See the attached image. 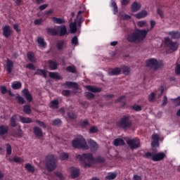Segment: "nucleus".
<instances>
[{
  "mask_svg": "<svg viewBox=\"0 0 180 180\" xmlns=\"http://www.w3.org/2000/svg\"><path fill=\"white\" fill-rule=\"evenodd\" d=\"M147 33H148V30H137L134 32L128 34L127 37V40L129 41V43H141V41L146 39Z\"/></svg>",
  "mask_w": 180,
  "mask_h": 180,
  "instance_id": "f257e3e1",
  "label": "nucleus"
},
{
  "mask_svg": "<svg viewBox=\"0 0 180 180\" xmlns=\"http://www.w3.org/2000/svg\"><path fill=\"white\" fill-rule=\"evenodd\" d=\"M77 160L81 161V164L84 168H91L92 164L95 162V158L92 153H83L77 156Z\"/></svg>",
  "mask_w": 180,
  "mask_h": 180,
  "instance_id": "f03ea898",
  "label": "nucleus"
},
{
  "mask_svg": "<svg viewBox=\"0 0 180 180\" xmlns=\"http://www.w3.org/2000/svg\"><path fill=\"white\" fill-rule=\"evenodd\" d=\"M47 171L53 172L57 168V158L53 154H48L45 159Z\"/></svg>",
  "mask_w": 180,
  "mask_h": 180,
  "instance_id": "7ed1b4c3",
  "label": "nucleus"
},
{
  "mask_svg": "<svg viewBox=\"0 0 180 180\" xmlns=\"http://www.w3.org/2000/svg\"><path fill=\"white\" fill-rule=\"evenodd\" d=\"M117 127L122 129V130H128L133 126V122L130 120V118L127 115H124L116 123Z\"/></svg>",
  "mask_w": 180,
  "mask_h": 180,
  "instance_id": "20e7f679",
  "label": "nucleus"
},
{
  "mask_svg": "<svg viewBox=\"0 0 180 180\" xmlns=\"http://www.w3.org/2000/svg\"><path fill=\"white\" fill-rule=\"evenodd\" d=\"M146 65L153 70V71H157L159 68H161L164 65V62L162 60H158L154 58H151L146 60Z\"/></svg>",
  "mask_w": 180,
  "mask_h": 180,
  "instance_id": "39448f33",
  "label": "nucleus"
},
{
  "mask_svg": "<svg viewBox=\"0 0 180 180\" xmlns=\"http://www.w3.org/2000/svg\"><path fill=\"white\" fill-rule=\"evenodd\" d=\"M72 146L74 148H84V150L89 148V146L86 144V141H85L83 136L73 139L72 141Z\"/></svg>",
  "mask_w": 180,
  "mask_h": 180,
  "instance_id": "423d86ee",
  "label": "nucleus"
},
{
  "mask_svg": "<svg viewBox=\"0 0 180 180\" xmlns=\"http://www.w3.org/2000/svg\"><path fill=\"white\" fill-rule=\"evenodd\" d=\"M145 158H151L152 161H161L165 158V153L160 152L158 153H152L151 152L146 153L144 155Z\"/></svg>",
  "mask_w": 180,
  "mask_h": 180,
  "instance_id": "0eeeda50",
  "label": "nucleus"
},
{
  "mask_svg": "<svg viewBox=\"0 0 180 180\" xmlns=\"http://www.w3.org/2000/svg\"><path fill=\"white\" fill-rule=\"evenodd\" d=\"M165 44L166 47H168V49H169V50L172 51H176V50H178V47L179 46V43L177 41H172V39H169V37L165 39Z\"/></svg>",
  "mask_w": 180,
  "mask_h": 180,
  "instance_id": "6e6552de",
  "label": "nucleus"
},
{
  "mask_svg": "<svg viewBox=\"0 0 180 180\" xmlns=\"http://www.w3.org/2000/svg\"><path fill=\"white\" fill-rule=\"evenodd\" d=\"M127 144H128L131 150H136L137 148H140L141 146L140 143V139L137 138L127 140Z\"/></svg>",
  "mask_w": 180,
  "mask_h": 180,
  "instance_id": "1a4fd4ad",
  "label": "nucleus"
},
{
  "mask_svg": "<svg viewBox=\"0 0 180 180\" xmlns=\"http://www.w3.org/2000/svg\"><path fill=\"white\" fill-rule=\"evenodd\" d=\"M13 61L7 58L6 60V64L4 65V69L6 70L7 74H12V71H13Z\"/></svg>",
  "mask_w": 180,
  "mask_h": 180,
  "instance_id": "9d476101",
  "label": "nucleus"
},
{
  "mask_svg": "<svg viewBox=\"0 0 180 180\" xmlns=\"http://www.w3.org/2000/svg\"><path fill=\"white\" fill-rule=\"evenodd\" d=\"M22 96H25L26 101H27L28 102H32V101H33V96H32V94H30V92L29 91V89H24L22 91Z\"/></svg>",
  "mask_w": 180,
  "mask_h": 180,
  "instance_id": "9b49d317",
  "label": "nucleus"
},
{
  "mask_svg": "<svg viewBox=\"0 0 180 180\" xmlns=\"http://www.w3.org/2000/svg\"><path fill=\"white\" fill-rule=\"evenodd\" d=\"M82 13H84V11H79L77 13V20L74 22V23H76V26H77V27H81L82 22H84V20H82V15H81Z\"/></svg>",
  "mask_w": 180,
  "mask_h": 180,
  "instance_id": "f8f14e48",
  "label": "nucleus"
},
{
  "mask_svg": "<svg viewBox=\"0 0 180 180\" xmlns=\"http://www.w3.org/2000/svg\"><path fill=\"white\" fill-rule=\"evenodd\" d=\"M88 143L91 151H96L99 148V145L92 139H89Z\"/></svg>",
  "mask_w": 180,
  "mask_h": 180,
  "instance_id": "ddd939ff",
  "label": "nucleus"
},
{
  "mask_svg": "<svg viewBox=\"0 0 180 180\" xmlns=\"http://www.w3.org/2000/svg\"><path fill=\"white\" fill-rule=\"evenodd\" d=\"M65 46H67V44L65 43V40L64 39L59 40L56 43V47L58 51H63V50L65 49Z\"/></svg>",
  "mask_w": 180,
  "mask_h": 180,
  "instance_id": "4468645a",
  "label": "nucleus"
},
{
  "mask_svg": "<svg viewBox=\"0 0 180 180\" xmlns=\"http://www.w3.org/2000/svg\"><path fill=\"white\" fill-rule=\"evenodd\" d=\"M12 34V31L11 30V27L9 25H6L3 28V35L6 39H8L9 36Z\"/></svg>",
  "mask_w": 180,
  "mask_h": 180,
  "instance_id": "2eb2a0df",
  "label": "nucleus"
},
{
  "mask_svg": "<svg viewBox=\"0 0 180 180\" xmlns=\"http://www.w3.org/2000/svg\"><path fill=\"white\" fill-rule=\"evenodd\" d=\"M86 89L87 91H90V92H94V94H98V92H101L102 91L101 88L96 87L95 86L86 85L85 86Z\"/></svg>",
  "mask_w": 180,
  "mask_h": 180,
  "instance_id": "dca6fc26",
  "label": "nucleus"
},
{
  "mask_svg": "<svg viewBox=\"0 0 180 180\" xmlns=\"http://www.w3.org/2000/svg\"><path fill=\"white\" fill-rule=\"evenodd\" d=\"M48 65L49 67V70H51V71H56V70L58 68V64L57 63V62L54 60H49L48 61Z\"/></svg>",
  "mask_w": 180,
  "mask_h": 180,
  "instance_id": "f3484780",
  "label": "nucleus"
},
{
  "mask_svg": "<svg viewBox=\"0 0 180 180\" xmlns=\"http://www.w3.org/2000/svg\"><path fill=\"white\" fill-rule=\"evenodd\" d=\"M57 28L60 29V31L58 32L60 37H63V36H65V34H67V27L65 25H59Z\"/></svg>",
  "mask_w": 180,
  "mask_h": 180,
  "instance_id": "a211bd4d",
  "label": "nucleus"
},
{
  "mask_svg": "<svg viewBox=\"0 0 180 180\" xmlns=\"http://www.w3.org/2000/svg\"><path fill=\"white\" fill-rule=\"evenodd\" d=\"M27 58L29 60V61H30V63H37V59L34 56V53L32 51H28L27 53Z\"/></svg>",
  "mask_w": 180,
  "mask_h": 180,
  "instance_id": "6ab92c4d",
  "label": "nucleus"
},
{
  "mask_svg": "<svg viewBox=\"0 0 180 180\" xmlns=\"http://www.w3.org/2000/svg\"><path fill=\"white\" fill-rule=\"evenodd\" d=\"M33 133L36 137H43V131L39 127H34L33 128Z\"/></svg>",
  "mask_w": 180,
  "mask_h": 180,
  "instance_id": "aec40b11",
  "label": "nucleus"
},
{
  "mask_svg": "<svg viewBox=\"0 0 180 180\" xmlns=\"http://www.w3.org/2000/svg\"><path fill=\"white\" fill-rule=\"evenodd\" d=\"M51 20L53 23H55L56 25H63V23H65V20L64 18L52 17Z\"/></svg>",
  "mask_w": 180,
  "mask_h": 180,
  "instance_id": "412c9836",
  "label": "nucleus"
},
{
  "mask_svg": "<svg viewBox=\"0 0 180 180\" xmlns=\"http://www.w3.org/2000/svg\"><path fill=\"white\" fill-rule=\"evenodd\" d=\"M141 8V5L137 3V1H134L131 6V12H138Z\"/></svg>",
  "mask_w": 180,
  "mask_h": 180,
  "instance_id": "4be33fe9",
  "label": "nucleus"
},
{
  "mask_svg": "<svg viewBox=\"0 0 180 180\" xmlns=\"http://www.w3.org/2000/svg\"><path fill=\"white\" fill-rule=\"evenodd\" d=\"M46 30L48 34H51V36H58V30L56 28L46 27Z\"/></svg>",
  "mask_w": 180,
  "mask_h": 180,
  "instance_id": "5701e85b",
  "label": "nucleus"
},
{
  "mask_svg": "<svg viewBox=\"0 0 180 180\" xmlns=\"http://www.w3.org/2000/svg\"><path fill=\"white\" fill-rule=\"evenodd\" d=\"M169 37L172 39H180V32L179 31H170L168 32Z\"/></svg>",
  "mask_w": 180,
  "mask_h": 180,
  "instance_id": "b1692460",
  "label": "nucleus"
},
{
  "mask_svg": "<svg viewBox=\"0 0 180 180\" xmlns=\"http://www.w3.org/2000/svg\"><path fill=\"white\" fill-rule=\"evenodd\" d=\"M122 70L119 68H115L108 72V75L112 77L113 75H120Z\"/></svg>",
  "mask_w": 180,
  "mask_h": 180,
  "instance_id": "393cba45",
  "label": "nucleus"
},
{
  "mask_svg": "<svg viewBox=\"0 0 180 180\" xmlns=\"http://www.w3.org/2000/svg\"><path fill=\"white\" fill-rule=\"evenodd\" d=\"M34 75H41V77H43L44 78H47V70L38 69L36 72H34Z\"/></svg>",
  "mask_w": 180,
  "mask_h": 180,
  "instance_id": "a878e982",
  "label": "nucleus"
},
{
  "mask_svg": "<svg viewBox=\"0 0 180 180\" xmlns=\"http://www.w3.org/2000/svg\"><path fill=\"white\" fill-rule=\"evenodd\" d=\"M9 131V127L6 125H1L0 126V136H5V134H8Z\"/></svg>",
  "mask_w": 180,
  "mask_h": 180,
  "instance_id": "bb28decb",
  "label": "nucleus"
},
{
  "mask_svg": "<svg viewBox=\"0 0 180 180\" xmlns=\"http://www.w3.org/2000/svg\"><path fill=\"white\" fill-rule=\"evenodd\" d=\"M71 176L72 179L78 178L79 176V169L72 167L71 169Z\"/></svg>",
  "mask_w": 180,
  "mask_h": 180,
  "instance_id": "cd10ccee",
  "label": "nucleus"
},
{
  "mask_svg": "<svg viewBox=\"0 0 180 180\" xmlns=\"http://www.w3.org/2000/svg\"><path fill=\"white\" fill-rule=\"evenodd\" d=\"M64 85L68 86V88H74L75 89H78V84L74 82H65Z\"/></svg>",
  "mask_w": 180,
  "mask_h": 180,
  "instance_id": "c85d7f7f",
  "label": "nucleus"
},
{
  "mask_svg": "<svg viewBox=\"0 0 180 180\" xmlns=\"http://www.w3.org/2000/svg\"><path fill=\"white\" fill-rule=\"evenodd\" d=\"M120 70H121L124 75H129V74H130V68L125 65H121Z\"/></svg>",
  "mask_w": 180,
  "mask_h": 180,
  "instance_id": "c756f323",
  "label": "nucleus"
},
{
  "mask_svg": "<svg viewBox=\"0 0 180 180\" xmlns=\"http://www.w3.org/2000/svg\"><path fill=\"white\" fill-rule=\"evenodd\" d=\"M113 144L115 147H119L120 146H124L126 143H124V140L122 139H116L114 140Z\"/></svg>",
  "mask_w": 180,
  "mask_h": 180,
  "instance_id": "7c9ffc66",
  "label": "nucleus"
},
{
  "mask_svg": "<svg viewBox=\"0 0 180 180\" xmlns=\"http://www.w3.org/2000/svg\"><path fill=\"white\" fill-rule=\"evenodd\" d=\"M49 77L52 78L53 79H63L61 76L58 74V72H49Z\"/></svg>",
  "mask_w": 180,
  "mask_h": 180,
  "instance_id": "2f4dec72",
  "label": "nucleus"
},
{
  "mask_svg": "<svg viewBox=\"0 0 180 180\" xmlns=\"http://www.w3.org/2000/svg\"><path fill=\"white\" fill-rule=\"evenodd\" d=\"M19 119L21 123H27V124L33 123V120L30 117H25L22 115H20Z\"/></svg>",
  "mask_w": 180,
  "mask_h": 180,
  "instance_id": "473e14b6",
  "label": "nucleus"
},
{
  "mask_svg": "<svg viewBox=\"0 0 180 180\" xmlns=\"http://www.w3.org/2000/svg\"><path fill=\"white\" fill-rule=\"evenodd\" d=\"M136 19H143V18H146L147 16V11H141V12L136 14Z\"/></svg>",
  "mask_w": 180,
  "mask_h": 180,
  "instance_id": "72a5a7b5",
  "label": "nucleus"
},
{
  "mask_svg": "<svg viewBox=\"0 0 180 180\" xmlns=\"http://www.w3.org/2000/svg\"><path fill=\"white\" fill-rule=\"evenodd\" d=\"M37 43L39 44V47H46L47 46V44L46 41H44V39L42 38L41 37H39L37 38Z\"/></svg>",
  "mask_w": 180,
  "mask_h": 180,
  "instance_id": "f704fd0d",
  "label": "nucleus"
},
{
  "mask_svg": "<svg viewBox=\"0 0 180 180\" xmlns=\"http://www.w3.org/2000/svg\"><path fill=\"white\" fill-rule=\"evenodd\" d=\"M111 6L113 8L112 12L114 15H117V12H119V9L117 8V4L113 0L111 1Z\"/></svg>",
  "mask_w": 180,
  "mask_h": 180,
  "instance_id": "c9c22d12",
  "label": "nucleus"
},
{
  "mask_svg": "<svg viewBox=\"0 0 180 180\" xmlns=\"http://www.w3.org/2000/svg\"><path fill=\"white\" fill-rule=\"evenodd\" d=\"M10 124L11 127H16V115H13L10 119Z\"/></svg>",
  "mask_w": 180,
  "mask_h": 180,
  "instance_id": "e433bc0d",
  "label": "nucleus"
},
{
  "mask_svg": "<svg viewBox=\"0 0 180 180\" xmlns=\"http://www.w3.org/2000/svg\"><path fill=\"white\" fill-rule=\"evenodd\" d=\"M23 112L25 115H30L32 113V109L30 108V105L27 104L23 106Z\"/></svg>",
  "mask_w": 180,
  "mask_h": 180,
  "instance_id": "4c0bfd02",
  "label": "nucleus"
},
{
  "mask_svg": "<svg viewBox=\"0 0 180 180\" xmlns=\"http://www.w3.org/2000/svg\"><path fill=\"white\" fill-rule=\"evenodd\" d=\"M70 33H77V22L70 24Z\"/></svg>",
  "mask_w": 180,
  "mask_h": 180,
  "instance_id": "58836bf2",
  "label": "nucleus"
},
{
  "mask_svg": "<svg viewBox=\"0 0 180 180\" xmlns=\"http://www.w3.org/2000/svg\"><path fill=\"white\" fill-rule=\"evenodd\" d=\"M116 176H117V174L116 173L110 172L108 173V175L105 176V179H108V180L116 179Z\"/></svg>",
  "mask_w": 180,
  "mask_h": 180,
  "instance_id": "ea45409f",
  "label": "nucleus"
},
{
  "mask_svg": "<svg viewBox=\"0 0 180 180\" xmlns=\"http://www.w3.org/2000/svg\"><path fill=\"white\" fill-rule=\"evenodd\" d=\"M66 71H68V72H72V74H75V72H77V68L74 65L68 66Z\"/></svg>",
  "mask_w": 180,
  "mask_h": 180,
  "instance_id": "a19ab883",
  "label": "nucleus"
},
{
  "mask_svg": "<svg viewBox=\"0 0 180 180\" xmlns=\"http://www.w3.org/2000/svg\"><path fill=\"white\" fill-rule=\"evenodd\" d=\"M13 89H20L22 88V83L20 82H15L12 84Z\"/></svg>",
  "mask_w": 180,
  "mask_h": 180,
  "instance_id": "79ce46f5",
  "label": "nucleus"
},
{
  "mask_svg": "<svg viewBox=\"0 0 180 180\" xmlns=\"http://www.w3.org/2000/svg\"><path fill=\"white\" fill-rule=\"evenodd\" d=\"M25 169L28 171V172H34V166L30 165V163H27L25 165Z\"/></svg>",
  "mask_w": 180,
  "mask_h": 180,
  "instance_id": "37998d69",
  "label": "nucleus"
},
{
  "mask_svg": "<svg viewBox=\"0 0 180 180\" xmlns=\"http://www.w3.org/2000/svg\"><path fill=\"white\" fill-rule=\"evenodd\" d=\"M58 100H53L51 102V108L52 109H58Z\"/></svg>",
  "mask_w": 180,
  "mask_h": 180,
  "instance_id": "c03bdc74",
  "label": "nucleus"
},
{
  "mask_svg": "<svg viewBox=\"0 0 180 180\" xmlns=\"http://www.w3.org/2000/svg\"><path fill=\"white\" fill-rule=\"evenodd\" d=\"M53 126H57L58 127H60L61 124H63V122L60 119H56L52 121Z\"/></svg>",
  "mask_w": 180,
  "mask_h": 180,
  "instance_id": "a18cd8bd",
  "label": "nucleus"
},
{
  "mask_svg": "<svg viewBox=\"0 0 180 180\" xmlns=\"http://www.w3.org/2000/svg\"><path fill=\"white\" fill-rule=\"evenodd\" d=\"M71 43L74 47L77 46L78 45V37L74 36L72 38Z\"/></svg>",
  "mask_w": 180,
  "mask_h": 180,
  "instance_id": "49530a36",
  "label": "nucleus"
},
{
  "mask_svg": "<svg viewBox=\"0 0 180 180\" xmlns=\"http://www.w3.org/2000/svg\"><path fill=\"white\" fill-rule=\"evenodd\" d=\"M126 96H120L117 101L116 102H122V106H124V105H126Z\"/></svg>",
  "mask_w": 180,
  "mask_h": 180,
  "instance_id": "de8ad7c7",
  "label": "nucleus"
},
{
  "mask_svg": "<svg viewBox=\"0 0 180 180\" xmlns=\"http://www.w3.org/2000/svg\"><path fill=\"white\" fill-rule=\"evenodd\" d=\"M70 157V155L67 153H63L60 155V160L62 161H65V160H68V158Z\"/></svg>",
  "mask_w": 180,
  "mask_h": 180,
  "instance_id": "09e8293b",
  "label": "nucleus"
},
{
  "mask_svg": "<svg viewBox=\"0 0 180 180\" xmlns=\"http://www.w3.org/2000/svg\"><path fill=\"white\" fill-rule=\"evenodd\" d=\"M6 146L7 155H11L12 154V146L9 143H6Z\"/></svg>",
  "mask_w": 180,
  "mask_h": 180,
  "instance_id": "8fccbe9b",
  "label": "nucleus"
},
{
  "mask_svg": "<svg viewBox=\"0 0 180 180\" xmlns=\"http://www.w3.org/2000/svg\"><path fill=\"white\" fill-rule=\"evenodd\" d=\"M131 109H132V110H135V112H140L142 110L141 106L139 105H132L131 106Z\"/></svg>",
  "mask_w": 180,
  "mask_h": 180,
  "instance_id": "3c124183",
  "label": "nucleus"
},
{
  "mask_svg": "<svg viewBox=\"0 0 180 180\" xmlns=\"http://www.w3.org/2000/svg\"><path fill=\"white\" fill-rule=\"evenodd\" d=\"M15 99L18 101V103L23 105L25 103V98L20 96H17Z\"/></svg>",
  "mask_w": 180,
  "mask_h": 180,
  "instance_id": "603ef678",
  "label": "nucleus"
},
{
  "mask_svg": "<svg viewBox=\"0 0 180 180\" xmlns=\"http://www.w3.org/2000/svg\"><path fill=\"white\" fill-rule=\"evenodd\" d=\"M84 95L87 99H94L95 98V94L91 92H86Z\"/></svg>",
  "mask_w": 180,
  "mask_h": 180,
  "instance_id": "864d4df0",
  "label": "nucleus"
},
{
  "mask_svg": "<svg viewBox=\"0 0 180 180\" xmlns=\"http://www.w3.org/2000/svg\"><path fill=\"white\" fill-rule=\"evenodd\" d=\"M35 123H37V124H39V126H40V127H43L44 129H46L47 127V125H46L44 122H41L39 120H35Z\"/></svg>",
  "mask_w": 180,
  "mask_h": 180,
  "instance_id": "5fc2aeb1",
  "label": "nucleus"
},
{
  "mask_svg": "<svg viewBox=\"0 0 180 180\" xmlns=\"http://www.w3.org/2000/svg\"><path fill=\"white\" fill-rule=\"evenodd\" d=\"M173 103L175 106H180V96L173 99Z\"/></svg>",
  "mask_w": 180,
  "mask_h": 180,
  "instance_id": "6e6d98bb",
  "label": "nucleus"
},
{
  "mask_svg": "<svg viewBox=\"0 0 180 180\" xmlns=\"http://www.w3.org/2000/svg\"><path fill=\"white\" fill-rule=\"evenodd\" d=\"M55 176H57L58 178H59L60 180H64V176L63 175V174L60 172H56L55 173Z\"/></svg>",
  "mask_w": 180,
  "mask_h": 180,
  "instance_id": "4d7b16f0",
  "label": "nucleus"
},
{
  "mask_svg": "<svg viewBox=\"0 0 180 180\" xmlns=\"http://www.w3.org/2000/svg\"><path fill=\"white\" fill-rule=\"evenodd\" d=\"M68 117L71 120L77 119V115H75L73 112H69L68 113Z\"/></svg>",
  "mask_w": 180,
  "mask_h": 180,
  "instance_id": "13d9d810",
  "label": "nucleus"
},
{
  "mask_svg": "<svg viewBox=\"0 0 180 180\" xmlns=\"http://www.w3.org/2000/svg\"><path fill=\"white\" fill-rule=\"evenodd\" d=\"M89 133H91V134H94V133H98V127H91L89 129Z\"/></svg>",
  "mask_w": 180,
  "mask_h": 180,
  "instance_id": "bf43d9fd",
  "label": "nucleus"
},
{
  "mask_svg": "<svg viewBox=\"0 0 180 180\" xmlns=\"http://www.w3.org/2000/svg\"><path fill=\"white\" fill-rule=\"evenodd\" d=\"M88 124H89V122L88 121V120H84L80 123L81 127H86Z\"/></svg>",
  "mask_w": 180,
  "mask_h": 180,
  "instance_id": "052dcab7",
  "label": "nucleus"
},
{
  "mask_svg": "<svg viewBox=\"0 0 180 180\" xmlns=\"http://www.w3.org/2000/svg\"><path fill=\"white\" fill-rule=\"evenodd\" d=\"M13 161H14V162L20 163V162H23L25 160H23V159H22L18 156H15L13 158Z\"/></svg>",
  "mask_w": 180,
  "mask_h": 180,
  "instance_id": "680f3d73",
  "label": "nucleus"
},
{
  "mask_svg": "<svg viewBox=\"0 0 180 180\" xmlns=\"http://www.w3.org/2000/svg\"><path fill=\"white\" fill-rule=\"evenodd\" d=\"M41 23H43V19L40 18V19H36L34 21V25H38L40 26V25H41Z\"/></svg>",
  "mask_w": 180,
  "mask_h": 180,
  "instance_id": "e2e57ef3",
  "label": "nucleus"
},
{
  "mask_svg": "<svg viewBox=\"0 0 180 180\" xmlns=\"http://www.w3.org/2000/svg\"><path fill=\"white\" fill-rule=\"evenodd\" d=\"M0 91L3 95H5V94H6V92H8V89H6V86H0Z\"/></svg>",
  "mask_w": 180,
  "mask_h": 180,
  "instance_id": "0e129e2a",
  "label": "nucleus"
},
{
  "mask_svg": "<svg viewBox=\"0 0 180 180\" xmlns=\"http://www.w3.org/2000/svg\"><path fill=\"white\" fill-rule=\"evenodd\" d=\"M155 98V94L154 92H152L150 95L148 96L149 102H153L154 99Z\"/></svg>",
  "mask_w": 180,
  "mask_h": 180,
  "instance_id": "69168bd1",
  "label": "nucleus"
},
{
  "mask_svg": "<svg viewBox=\"0 0 180 180\" xmlns=\"http://www.w3.org/2000/svg\"><path fill=\"white\" fill-rule=\"evenodd\" d=\"M176 75H180V65L177 64L175 68Z\"/></svg>",
  "mask_w": 180,
  "mask_h": 180,
  "instance_id": "338daca9",
  "label": "nucleus"
},
{
  "mask_svg": "<svg viewBox=\"0 0 180 180\" xmlns=\"http://www.w3.org/2000/svg\"><path fill=\"white\" fill-rule=\"evenodd\" d=\"M70 90H63L62 91V95L63 96H70Z\"/></svg>",
  "mask_w": 180,
  "mask_h": 180,
  "instance_id": "774afa93",
  "label": "nucleus"
}]
</instances>
